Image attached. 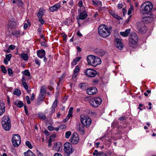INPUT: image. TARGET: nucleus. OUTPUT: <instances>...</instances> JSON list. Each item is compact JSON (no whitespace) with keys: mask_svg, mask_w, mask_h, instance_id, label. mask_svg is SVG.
<instances>
[{"mask_svg":"<svg viewBox=\"0 0 156 156\" xmlns=\"http://www.w3.org/2000/svg\"><path fill=\"white\" fill-rule=\"evenodd\" d=\"M111 28V27L108 28L106 25H101L98 28V34L101 37L104 38L106 37L110 34V29Z\"/></svg>","mask_w":156,"mask_h":156,"instance_id":"obj_1","label":"nucleus"},{"mask_svg":"<svg viewBox=\"0 0 156 156\" xmlns=\"http://www.w3.org/2000/svg\"><path fill=\"white\" fill-rule=\"evenodd\" d=\"M153 5L150 2H146L142 4L140 8V12L143 14H147L150 13L152 10Z\"/></svg>","mask_w":156,"mask_h":156,"instance_id":"obj_2","label":"nucleus"},{"mask_svg":"<svg viewBox=\"0 0 156 156\" xmlns=\"http://www.w3.org/2000/svg\"><path fill=\"white\" fill-rule=\"evenodd\" d=\"M88 64L93 66L95 67L101 64V59L97 56L93 55H89L87 58Z\"/></svg>","mask_w":156,"mask_h":156,"instance_id":"obj_3","label":"nucleus"},{"mask_svg":"<svg viewBox=\"0 0 156 156\" xmlns=\"http://www.w3.org/2000/svg\"><path fill=\"white\" fill-rule=\"evenodd\" d=\"M2 124L3 129L6 131L9 130L11 128V120L7 116H3L2 119Z\"/></svg>","mask_w":156,"mask_h":156,"instance_id":"obj_4","label":"nucleus"},{"mask_svg":"<svg viewBox=\"0 0 156 156\" xmlns=\"http://www.w3.org/2000/svg\"><path fill=\"white\" fill-rule=\"evenodd\" d=\"M138 40V37L135 33H132L129 37V44L130 46L133 47L137 44Z\"/></svg>","mask_w":156,"mask_h":156,"instance_id":"obj_5","label":"nucleus"},{"mask_svg":"<svg viewBox=\"0 0 156 156\" xmlns=\"http://www.w3.org/2000/svg\"><path fill=\"white\" fill-rule=\"evenodd\" d=\"M11 140L13 146L15 147H17L21 143L20 136L18 134H14L13 135Z\"/></svg>","mask_w":156,"mask_h":156,"instance_id":"obj_6","label":"nucleus"},{"mask_svg":"<svg viewBox=\"0 0 156 156\" xmlns=\"http://www.w3.org/2000/svg\"><path fill=\"white\" fill-rule=\"evenodd\" d=\"M81 122L83 126L89 127L91 123V120L88 116L83 115L81 118Z\"/></svg>","mask_w":156,"mask_h":156,"instance_id":"obj_7","label":"nucleus"},{"mask_svg":"<svg viewBox=\"0 0 156 156\" xmlns=\"http://www.w3.org/2000/svg\"><path fill=\"white\" fill-rule=\"evenodd\" d=\"M102 102L101 99L99 97H97L91 99L89 101L90 104L95 107H98L101 104Z\"/></svg>","mask_w":156,"mask_h":156,"instance_id":"obj_8","label":"nucleus"},{"mask_svg":"<svg viewBox=\"0 0 156 156\" xmlns=\"http://www.w3.org/2000/svg\"><path fill=\"white\" fill-rule=\"evenodd\" d=\"M64 147L65 152L66 154H68L67 156H69L74 151V149L72 148V144L68 142L65 143Z\"/></svg>","mask_w":156,"mask_h":156,"instance_id":"obj_9","label":"nucleus"},{"mask_svg":"<svg viewBox=\"0 0 156 156\" xmlns=\"http://www.w3.org/2000/svg\"><path fill=\"white\" fill-rule=\"evenodd\" d=\"M84 73L87 76L90 77H94L97 74L96 71L90 69H86L84 71Z\"/></svg>","mask_w":156,"mask_h":156,"instance_id":"obj_10","label":"nucleus"},{"mask_svg":"<svg viewBox=\"0 0 156 156\" xmlns=\"http://www.w3.org/2000/svg\"><path fill=\"white\" fill-rule=\"evenodd\" d=\"M81 9H82L79 12L78 16L79 19L83 20L86 18L87 17V12L84 7H83Z\"/></svg>","mask_w":156,"mask_h":156,"instance_id":"obj_11","label":"nucleus"},{"mask_svg":"<svg viewBox=\"0 0 156 156\" xmlns=\"http://www.w3.org/2000/svg\"><path fill=\"white\" fill-rule=\"evenodd\" d=\"M79 138L77 133H74L70 140V141L72 144H76L79 142Z\"/></svg>","mask_w":156,"mask_h":156,"instance_id":"obj_12","label":"nucleus"},{"mask_svg":"<svg viewBox=\"0 0 156 156\" xmlns=\"http://www.w3.org/2000/svg\"><path fill=\"white\" fill-rule=\"evenodd\" d=\"M114 43L116 48L120 50L122 49L123 44L121 40L117 38H115L114 41Z\"/></svg>","mask_w":156,"mask_h":156,"instance_id":"obj_13","label":"nucleus"},{"mask_svg":"<svg viewBox=\"0 0 156 156\" xmlns=\"http://www.w3.org/2000/svg\"><path fill=\"white\" fill-rule=\"evenodd\" d=\"M97 90L95 87H91L87 90V94L90 95L96 94L97 93Z\"/></svg>","mask_w":156,"mask_h":156,"instance_id":"obj_14","label":"nucleus"},{"mask_svg":"<svg viewBox=\"0 0 156 156\" xmlns=\"http://www.w3.org/2000/svg\"><path fill=\"white\" fill-rule=\"evenodd\" d=\"M57 100L56 99L53 103L52 106L50 109V114L52 115L55 111V108L57 106Z\"/></svg>","mask_w":156,"mask_h":156,"instance_id":"obj_15","label":"nucleus"},{"mask_svg":"<svg viewBox=\"0 0 156 156\" xmlns=\"http://www.w3.org/2000/svg\"><path fill=\"white\" fill-rule=\"evenodd\" d=\"M147 27L144 25L141 26L140 24L138 25L137 27V29L138 31L142 34L146 32L147 30Z\"/></svg>","mask_w":156,"mask_h":156,"instance_id":"obj_16","label":"nucleus"},{"mask_svg":"<svg viewBox=\"0 0 156 156\" xmlns=\"http://www.w3.org/2000/svg\"><path fill=\"white\" fill-rule=\"evenodd\" d=\"M60 7V4L59 3L50 7L49 8V10L50 12H54L56 11Z\"/></svg>","mask_w":156,"mask_h":156,"instance_id":"obj_17","label":"nucleus"},{"mask_svg":"<svg viewBox=\"0 0 156 156\" xmlns=\"http://www.w3.org/2000/svg\"><path fill=\"white\" fill-rule=\"evenodd\" d=\"M153 17L149 16H146L142 17L143 21L145 23L151 22L153 20Z\"/></svg>","mask_w":156,"mask_h":156,"instance_id":"obj_18","label":"nucleus"},{"mask_svg":"<svg viewBox=\"0 0 156 156\" xmlns=\"http://www.w3.org/2000/svg\"><path fill=\"white\" fill-rule=\"evenodd\" d=\"M94 52L99 56H103L105 54L104 50L100 49H96L94 50Z\"/></svg>","mask_w":156,"mask_h":156,"instance_id":"obj_19","label":"nucleus"},{"mask_svg":"<svg viewBox=\"0 0 156 156\" xmlns=\"http://www.w3.org/2000/svg\"><path fill=\"white\" fill-rule=\"evenodd\" d=\"M5 105L2 101H0V116L4 113L5 110Z\"/></svg>","mask_w":156,"mask_h":156,"instance_id":"obj_20","label":"nucleus"},{"mask_svg":"<svg viewBox=\"0 0 156 156\" xmlns=\"http://www.w3.org/2000/svg\"><path fill=\"white\" fill-rule=\"evenodd\" d=\"M8 26L12 29L15 28L17 27V23L14 20H12L9 21Z\"/></svg>","mask_w":156,"mask_h":156,"instance_id":"obj_21","label":"nucleus"},{"mask_svg":"<svg viewBox=\"0 0 156 156\" xmlns=\"http://www.w3.org/2000/svg\"><path fill=\"white\" fill-rule=\"evenodd\" d=\"M37 55L39 58H42L45 56V51L43 49L38 50L37 52Z\"/></svg>","mask_w":156,"mask_h":156,"instance_id":"obj_22","label":"nucleus"},{"mask_svg":"<svg viewBox=\"0 0 156 156\" xmlns=\"http://www.w3.org/2000/svg\"><path fill=\"white\" fill-rule=\"evenodd\" d=\"M61 146V143L59 142H58L54 144L53 149L56 151H58L60 150V147Z\"/></svg>","mask_w":156,"mask_h":156,"instance_id":"obj_23","label":"nucleus"},{"mask_svg":"<svg viewBox=\"0 0 156 156\" xmlns=\"http://www.w3.org/2000/svg\"><path fill=\"white\" fill-rule=\"evenodd\" d=\"M80 68L78 66H76L74 70V73L73 76V78H76L78 75L79 72L80 71Z\"/></svg>","mask_w":156,"mask_h":156,"instance_id":"obj_24","label":"nucleus"},{"mask_svg":"<svg viewBox=\"0 0 156 156\" xmlns=\"http://www.w3.org/2000/svg\"><path fill=\"white\" fill-rule=\"evenodd\" d=\"M130 33V30L129 29L126 30L124 32H121L120 34L124 37H126Z\"/></svg>","mask_w":156,"mask_h":156,"instance_id":"obj_25","label":"nucleus"},{"mask_svg":"<svg viewBox=\"0 0 156 156\" xmlns=\"http://www.w3.org/2000/svg\"><path fill=\"white\" fill-rule=\"evenodd\" d=\"M45 10L42 8L40 9L39 12L37 14V17L39 18H42L44 12Z\"/></svg>","mask_w":156,"mask_h":156,"instance_id":"obj_26","label":"nucleus"},{"mask_svg":"<svg viewBox=\"0 0 156 156\" xmlns=\"http://www.w3.org/2000/svg\"><path fill=\"white\" fill-rule=\"evenodd\" d=\"M24 156H35V154L33 153L30 150L23 153Z\"/></svg>","mask_w":156,"mask_h":156,"instance_id":"obj_27","label":"nucleus"},{"mask_svg":"<svg viewBox=\"0 0 156 156\" xmlns=\"http://www.w3.org/2000/svg\"><path fill=\"white\" fill-rule=\"evenodd\" d=\"M14 105H16L19 108H21L23 106V103L22 101H15L14 102Z\"/></svg>","mask_w":156,"mask_h":156,"instance_id":"obj_28","label":"nucleus"},{"mask_svg":"<svg viewBox=\"0 0 156 156\" xmlns=\"http://www.w3.org/2000/svg\"><path fill=\"white\" fill-rule=\"evenodd\" d=\"M77 129L81 133V134H84V127L83 126L79 124L77 126Z\"/></svg>","mask_w":156,"mask_h":156,"instance_id":"obj_29","label":"nucleus"},{"mask_svg":"<svg viewBox=\"0 0 156 156\" xmlns=\"http://www.w3.org/2000/svg\"><path fill=\"white\" fill-rule=\"evenodd\" d=\"M81 58V57H76L71 62V64L73 65H76L77 63V62L80 60Z\"/></svg>","mask_w":156,"mask_h":156,"instance_id":"obj_30","label":"nucleus"},{"mask_svg":"<svg viewBox=\"0 0 156 156\" xmlns=\"http://www.w3.org/2000/svg\"><path fill=\"white\" fill-rule=\"evenodd\" d=\"M21 31L20 30H16L12 33V34L15 36L16 37H18L20 35Z\"/></svg>","mask_w":156,"mask_h":156,"instance_id":"obj_31","label":"nucleus"},{"mask_svg":"<svg viewBox=\"0 0 156 156\" xmlns=\"http://www.w3.org/2000/svg\"><path fill=\"white\" fill-rule=\"evenodd\" d=\"M86 84L85 83H80L79 85V87L82 90L86 89Z\"/></svg>","mask_w":156,"mask_h":156,"instance_id":"obj_32","label":"nucleus"},{"mask_svg":"<svg viewBox=\"0 0 156 156\" xmlns=\"http://www.w3.org/2000/svg\"><path fill=\"white\" fill-rule=\"evenodd\" d=\"M21 57L24 60L26 61L28 60V55L25 53H22L21 55Z\"/></svg>","mask_w":156,"mask_h":156,"instance_id":"obj_33","label":"nucleus"},{"mask_svg":"<svg viewBox=\"0 0 156 156\" xmlns=\"http://www.w3.org/2000/svg\"><path fill=\"white\" fill-rule=\"evenodd\" d=\"M73 110V107H70L69 108L68 112V114L67 116V117H68L69 119L70 117H72V111Z\"/></svg>","mask_w":156,"mask_h":156,"instance_id":"obj_34","label":"nucleus"},{"mask_svg":"<svg viewBox=\"0 0 156 156\" xmlns=\"http://www.w3.org/2000/svg\"><path fill=\"white\" fill-rule=\"evenodd\" d=\"M46 91V87L45 86H44L41 87L40 89L41 93L45 94Z\"/></svg>","mask_w":156,"mask_h":156,"instance_id":"obj_35","label":"nucleus"},{"mask_svg":"<svg viewBox=\"0 0 156 156\" xmlns=\"http://www.w3.org/2000/svg\"><path fill=\"white\" fill-rule=\"evenodd\" d=\"M13 94L14 95H16L17 96H19L21 94V91L20 90L18 89H15L14 91L13 92Z\"/></svg>","mask_w":156,"mask_h":156,"instance_id":"obj_36","label":"nucleus"},{"mask_svg":"<svg viewBox=\"0 0 156 156\" xmlns=\"http://www.w3.org/2000/svg\"><path fill=\"white\" fill-rule=\"evenodd\" d=\"M38 116L39 118L42 120H44L45 119V115L43 114L42 113H40L38 114Z\"/></svg>","mask_w":156,"mask_h":156,"instance_id":"obj_37","label":"nucleus"},{"mask_svg":"<svg viewBox=\"0 0 156 156\" xmlns=\"http://www.w3.org/2000/svg\"><path fill=\"white\" fill-rule=\"evenodd\" d=\"M25 144L29 148L32 149L33 148V146L29 141H26L25 142Z\"/></svg>","mask_w":156,"mask_h":156,"instance_id":"obj_38","label":"nucleus"},{"mask_svg":"<svg viewBox=\"0 0 156 156\" xmlns=\"http://www.w3.org/2000/svg\"><path fill=\"white\" fill-rule=\"evenodd\" d=\"M18 2V6L19 7H23V3L21 0H17Z\"/></svg>","mask_w":156,"mask_h":156,"instance_id":"obj_39","label":"nucleus"},{"mask_svg":"<svg viewBox=\"0 0 156 156\" xmlns=\"http://www.w3.org/2000/svg\"><path fill=\"white\" fill-rule=\"evenodd\" d=\"M1 69L2 72L4 73H7V70L4 66L2 65L1 66Z\"/></svg>","mask_w":156,"mask_h":156,"instance_id":"obj_40","label":"nucleus"},{"mask_svg":"<svg viewBox=\"0 0 156 156\" xmlns=\"http://www.w3.org/2000/svg\"><path fill=\"white\" fill-rule=\"evenodd\" d=\"M71 133L70 131H68L66 132L65 133V137L66 138L68 139L69 138L70 136L71 135Z\"/></svg>","mask_w":156,"mask_h":156,"instance_id":"obj_41","label":"nucleus"},{"mask_svg":"<svg viewBox=\"0 0 156 156\" xmlns=\"http://www.w3.org/2000/svg\"><path fill=\"white\" fill-rule=\"evenodd\" d=\"M44 94H43L40 93L38 98L40 99H42L43 100H44L45 97Z\"/></svg>","mask_w":156,"mask_h":156,"instance_id":"obj_42","label":"nucleus"},{"mask_svg":"<svg viewBox=\"0 0 156 156\" xmlns=\"http://www.w3.org/2000/svg\"><path fill=\"white\" fill-rule=\"evenodd\" d=\"M12 56V55L11 54H9L6 55H5L6 58L5 59H6L9 61H10Z\"/></svg>","mask_w":156,"mask_h":156,"instance_id":"obj_43","label":"nucleus"},{"mask_svg":"<svg viewBox=\"0 0 156 156\" xmlns=\"http://www.w3.org/2000/svg\"><path fill=\"white\" fill-rule=\"evenodd\" d=\"M23 74L27 76H30V73L27 70H25V71L24 72Z\"/></svg>","mask_w":156,"mask_h":156,"instance_id":"obj_44","label":"nucleus"},{"mask_svg":"<svg viewBox=\"0 0 156 156\" xmlns=\"http://www.w3.org/2000/svg\"><path fill=\"white\" fill-rule=\"evenodd\" d=\"M22 84L25 90L27 89V88H28V86L26 82H23L22 83Z\"/></svg>","mask_w":156,"mask_h":156,"instance_id":"obj_45","label":"nucleus"},{"mask_svg":"<svg viewBox=\"0 0 156 156\" xmlns=\"http://www.w3.org/2000/svg\"><path fill=\"white\" fill-rule=\"evenodd\" d=\"M43 101L42 99H40L38 98L37 101V105H40L42 101Z\"/></svg>","mask_w":156,"mask_h":156,"instance_id":"obj_46","label":"nucleus"},{"mask_svg":"<svg viewBox=\"0 0 156 156\" xmlns=\"http://www.w3.org/2000/svg\"><path fill=\"white\" fill-rule=\"evenodd\" d=\"M98 156H107L106 154L104 153L103 152H99L98 154Z\"/></svg>","mask_w":156,"mask_h":156,"instance_id":"obj_47","label":"nucleus"},{"mask_svg":"<svg viewBox=\"0 0 156 156\" xmlns=\"http://www.w3.org/2000/svg\"><path fill=\"white\" fill-rule=\"evenodd\" d=\"M8 73L10 75H12L13 73L12 71L11 68H9L8 69Z\"/></svg>","mask_w":156,"mask_h":156,"instance_id":"obj_48","label":"nucleus"},{"mask_svg":"<svg viewBox=\"0 0 156 156\" xmlns=\"http://www.w3.org/2000/svg\"><path fill=\"white\" fill-rule=\"evenodd\" d=\"M99 152H98V151L97 150H95L93 153V155H96V156H98V154L99 153Z\"/></svg>","mask_w":156,"mask_h":156,"instance_id":"obj_49","label":"nucleus"},{"mask_svg":"<svg viewBox=\"0 0 156 156\" xmlns=\"http://www.w3.org/2000/svg\"><path fill=\"white\" fill-rule=\"evenodd\" d=\"M35 63L37 65H38L39 66H40L41 62H40V61L38 59H35Z\"/></svg>","mask_w":156,"mask_h":156,"instance_id":"obj_50","label":"nucleus"},{"mask_svg":"<svg viewBox=\"0 0 156 156\" xmlns=\"http://www.w3.org/2000/svg\"><path fill=\"white\" fill-rule=\"evenodd\" d=\"M26 99L27 101V103L28 104H30V101L29 96H26Z\"/></svg>","mask_w":156,"mask_h":156,"instance_id":"obj_51","label":"nucleus"},{"mask_svg":"<svg viewBox=\"0 0 156 156\" xmlns=\"http://www.w3.org/2000/svg\"><path fill=\"white\" fill-rule=\"evenodd\" d=\"M41 45L42 46H43L45 47H47V44H46L45 41H43L41 43Z\"/></svg>","mask_w":156,"mask_h":156,"instance_id":"obj_52","label":"nucleus"},{"mask_svg":"<svg viewBox=\"0 0 156 156\" xmlns=\"http://www.w3.org/2000/svg\"><path fill=\"white\" fill-rule=\"evenodd\" d=\"M39 22L41 23V24H43L44 22V20L42 18V17L41 18H39Z\"/></svg>","mask_w":156,"mask_h":156,"instance_id":"obj_53","label":"nucleus"},{"mask_svg":"<svg viewBox=\"0 0 156 156\" xmlns=\"http://www.w3.org/2000/svg\"><path fill=\"white\" fill-rule=\"evenodd\" d=\"M48 129L50 131H52L54 130V128L52 126H49L48 127Z\"/></svg>","mask_w":156,"mask_h":156,"instance_id":"obj_54","label":"nucleus"},{"mask_svg":"<svg viewBox=\"0 0 156 156\" xmlns=\"http://www.w3.org/2000/svg\"><path fill=\"white\" fill-rule=\"evenodd\" d=\"M9 48L11 50H13L15 48V46L14 45H11L9 46Z\"/></svg>","mask_w":156,"mask_h":156,"instance_id":"obj_55","label":"nucleus"},{"mask_svg":"<svg viewBox=\"0 0 156 156\" xmlns=\"http://www.w3.org/2000/svg\"><path fill=\"white\" fill-rule=\"evenodd\" d=\"M123 6V5H122V3L119 4L118 5V7L119 9H121L122 8Z\"/></svg>","mask_w":156,"mask_h":156,"instance_id":"obj_56","label":"nucleus"},{"mask_svg":"<svg viewBox=\"0 0 156 156\" xmlns=\"http://www.w3.org/2000/svg\"><path fill=\"white\" fill-rule=\"evenodd\" d=\"M122 12L123 13V16H124L125 14L126 13V9L125 8L123 9L122 10Z\"/></svg>","mask_w":156,"mask_h":156,"instance_id":"obj_57","label":"nucleus"},{"mask_svg":"<svg viewBox=\"0 0 156 156\" xmlns=\"http://www.w3.org/2000/svg\"><path fill=\"white\" fill-rule=\"evenodd\" d=\"M99 81V80L98 79H95L93 81V82L95 84H96Z\"/></svg>","mask_w":156,"mask_h":156,"instance_id":"obj_58","label":"nucleus"},{"mask_svg":"<svg viewBox=\"0 0 156 156\" xmlns=\"http://www.w3.org/2000/svg\"><path fill=\"white\" fill-rule=\"evenodd\" d=\"M35 98V96L34 93H33L32 94V96L30 98V99L31 100H33Z\"/></svg>","mask_w":156,"mask_h":156,"instance_id":"obj_59","label":"nucleus"},{"mask_svg":"<svg viewBox=\"0 0 156 156\" xmlns=\"http://www.w3.org/2000/svg\"><path fill=\"white\" fill-rule=\"evenodd\" d=\"M44 132L46 135L48 136L49 135L48 132L47 130H46V129L44 130Z\"/></svg>","mask_w":156,"mask_h":156,"instance_id":"obj_60","label":"nucleus"},{"mask_svg":"<svg viewBox=\"0 0 156 156\" xmlns=\"http://www.w3.org/2000/svg\"><path fill=\"white\" fill-rule=\"evenodd\" d=\"M77 35L78 36H79L80 37H82L83 36L82 34H81L79 30L77 32Z\"/></svg>","mask_w":156,"mask_h":156,"instance_id":"obj_61","label":"nucleus"},{"mask_svg":"<svg viewBox=\"0 0 156 156\" xmlns=\"http://www.w3.org/2000/svg\"><path fill=\"white\" fill-rule=\"evenodd\" d=\"M79 5L80 7H82L83 5V2L82 1H79L78 2Z\"/></svg>","mask_w":156,"mask_h":156,"instance_id":"obj_62","label":"nucleus"},{"mask_svg":"<svg viewBox=\"0 0 156 156\" xmlns=\"http://www.w3.org/2000/svg\"><path fill=\"white\" fill-rule=\"evenodd\" d=\"M125 119V117L124 116H122L119 117V120L120 121H123Z\"/></svg>","mask_w":156,"mask_h":156,"instance_id":"obj_63","label":"nucleus"},{"mask_svg":"<svg viewBox=\"0 0 156 156\" xmlns=\"http://www.w3.org/2000/svg\"><path fill=\"white\" fill-rule=\"evenodd\" d=\"M54 156H62V155L61 154L56 153L54 154Z\"/></svg>","mask_w":156,"mask_h":156,"instance_id":"obj_64","label":"nucleus"}]
</instances>
